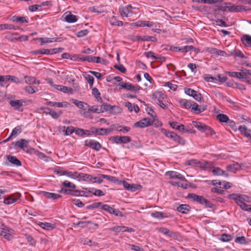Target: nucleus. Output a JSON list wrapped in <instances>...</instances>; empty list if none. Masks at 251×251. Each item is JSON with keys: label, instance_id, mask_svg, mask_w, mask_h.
<instances>
[{"label": "nucleus", "instance_id": "1", "mask_svg": "<svg viewBox=\"0 0 251 251\" xmlns=\"http://www.w3.org/2000/svg\"><path fill=\"white\" fill-rule=\"evenodd\" d=\"M228 198L235 201L236 203L239 206L245 202H250L251 201V199L248 196L239 194L233 193L229 194Z\"/></svg>", "mask_w": 251, "mask_h": 251}, {"label": "nucleus", "instance_id": "2", "mask_svg": "<svg viewBox=\"0 0 251 251\" xmlns=\"http://www.w3.org/2000/svg\"><path fill=\"white\" fill-rule=\"evenodd\" d=\"M188 198L191 199L193 201L199 202L201 204L205 205L207 207L212 208L213 204L201 196L197 195L196 194H189Z\"/></svg>", "mask_w": 251, "mask_h": 251}, {"label": "nucleus", "instance_id": "3", "mask_svg": "<svg viewBox=\"0 0 251 251\" xmlns=\"http://www.w3.org/2000/svg\"><path fill=\"white\" fill-rule=\"evenodd\" d=\"M101 106H102L103 112L109 111L113 114H116L122 112V109L120 107L116 105L112 106L106 103H103Z\"/></svg>", "mask_w": 251, "mask_h": 251}, {"label": "nucleus", "instance_id": "4", "mask_svg": "<svg viewBox=\"0 0 251 251\" xmlns=\"http://www.w3.org/2000/svg\"><path fill=\"white\" fill-rule=\"evenodd\" d=\"M153 121L149 118H145L141 120L136 122L133 127L144 128L151 125Z\"/></svg>", "mask_w": 251, "mask_h": 251}, {"label": "nucleus", "instance_id": "5", "mask_svg": "<svg viewBox=\"0 0 251 251\" xmlns=\"http://www.w3.org/2000/svg\"><path fill=\"white\" fill-rule=\"evenodd\" d=\"M101 208L109 213L113 214L116 216H123L122 213L119 209H115L109 205L102 204Z\"/></svg>", "mask_w": 251, "mask_h": 251}, {"label": "nucleus", "instance_id": "6", "mask_svg": "<svg viewBox=\"0 0 251 251\" xmlns=\"http://www.w3.org/2000/svg\"><path fill=\"white\" fill-rule=\"evenodd\" d=\"M25 102V100H10L9 104L15 110H18L19 111H23V108L22 107L24 105V103Z\"/></svg>", "mask_w": 251, "mask_h": 251}, {"label": "nucleus", "instance_id": "7", "mask_svg": "<svg viewBox=\"0 0 251 251\" xmlns=\"http://www.w3.org/2000/svg\"><path fill=\"white\" fill-rule=\"evenodd\" d=\"M208 163L207 161L201 162L197 159H191L187 160L185 162L186 165H190L192 166L199 167L201 168L206 167Z\"/></svg>", "mask_w": 251, "mask_h": 251}, {"label": "nucleus", "instance_id": "8", "mask_svg": "<svg viewBox=\"0 0 251 251\" xmlns=\"http://www.w3.org/2000/svg\"><path fill=\"white\" fill-rule=\"evenodd\" d=\"M185 93L189 96L192 97L197 101H201V95L193 89L190 88L185 89Z\"/></svg>", "mask_w": 251, "mask_h": 251}, {"label": "nucleus", "instance_id": "9", "mask_svg": "<svg viewBox=\"0 0 251 251\" xmlns=\"http://www.w3.org/2000/svg\"><path fill=\"white\" fill-rule=\"evenodd\" d=\"M113 128H97L95 127L92 128V133L99 135H107V134L113 131Z\"/></svg>", "mask_w": 251, "mask_h": 251}, {"label": "nucleus", "instance_id": "10", "mask_svg": "<svg viewBox=\"0 0 251 251\" xmlns=\"http://www.w3.org/2000/svg\"><path fill=\"white\" fill-rule=\"evenodd\" d=\"M85 145L97 151H99L101 148L99 142L93 140L86 141Z\"/></svg>", "mask_w": 251, "mask_h": 251}, {"label": "nucleus", "instance_id": "11", "mask_svg": "<svg viewBox=\"0 0 251 251\" xmlns=\"http://www.w3.org/2000/svg\"><path fill=\"white\" fill-rule=\"evenodd\" d=\"M165 175L168 176L171 179H178L181 180H185L183 176L175 171H168L166 173Z\"/></svg>", "mask_w": 251, "mask_h": 251}, {"label": "nucleus", "instance_id": "12", "mask_svg": "<svg viewBox=\"0 0 251 251\" xmlns=\"http://www.w3.org/2000/svg\"><path fill=\"white\" fill-rule=\"evenodd\" d=\"M21 197V194L19 193L15 194L14 195H11L8 198L5 199L4 200V203L6 204H11L14 202H15L17 200H18Z\"/></svg>", "mask_w": 251, "mask_h": 251}, {"label": "nucleus", "instance_id": "13", "mask_svg": "<svg viewBox=\"0 0 251 251\" xmlns=\"http://www.w3.org/2000/svg\"><path fill=\"white\" fill-rule=\"evenodd\" d=\"M113 141L116 143H127L130 141L131 138L129 136H114L113 137Z\"/></svg>", "mask_w": 251, "mask_h": 251}, {"label": "nucleus", "instance_id": "14", "mask_svg": "<svg viewBox=\"0 0 251 251\" xmlns=\"http://www.w3.org/2000/svg\"><path fill=\"white\" fill-rule=\"evenodd\" d=\"M121 87L123 88L126 89L127 90H131L133 91H137L138 90H139L140 89V87L138 86H135L133 85L132 84L127 83V82H122V83L119 84Z\"/></svg>", "mask_w": 251, "mask_h": 251}, {"label": "nucleus", "instance_id": "15", "mask_svg": "<svg viewBox=\"0 0 251 251\" xmlns=\"http://www.w3.org/2000/svg\"><path fill=\"white\" fill-rule=\"evenodd\" d=\"M249 8H247V7H245L242 5H232L229 6L228 7V11L231 12H238L243 11H246Z\"/></svg>", "mask_w": 251, "mask_h": 251}, {"label": "nucleus", "instance_id": "16", "mask_svg": "<svg viewBox=\"0 0 251 251\" xmlns=\"http://www.w3.org/2000/svg\"><path fill=\"white\" fill-rule=\"evenodd\" d=\"M65 21L68 23H75L78 20L77 17L75 15L72 14L71 12H67L65 13Z\"/></svg>", "mask_w": 251, "mask_h": 251}, {"label": "nucleus", "instance_id": "17", "mask_svg": "<svg viewBox=\"0 0 251 251\" xmlns=\"http://www.w3.org/2000/svg\"><path fill=\"white\" fill-rule=\"evenodd\" d=\"M241 72H227L226 74L231 77H236L239 79H244L245 77L244 69L241 70Z\"/></svg>", "mask_w": 251, "mask_h": 251}, {"label": "nucleus", "instance_id": "18", "mask_svg": "<svg viewBox=\"0 0 251 251\" xmlns=\"http://www.w3.org/2000/svg\"><path fill=\"white\" fill-rule=\"evenodd\" d=\"M176 209L179 212L187 214L190 211L191 207L188 204H182L177 206Z\"/></svg>", "mask_w": 251, "mask_h": 251}, {"label": "nucleus", "instance_id": "19", "mask_svg": "<svg viewBox=\"0 0 251 251\" xmlns=\"http://www.w3.org/2000/svg\"><path fill=\"white\" fill-rule=\"evenodd\" d=\"M7 159L8 161L13 165L17 167L21 166L22 165L21 161L15 156L9 155L7 156Z\"/></svg>", "mask_w": 251, "mask_h": 251}, {"label": "nucleus", "instance_id": "20", "mask_svg": "<svg viewBox=\"0 0 251 251\" xmlns=\"http://www.w3.org/2000/svg\"><path fill=\"white\" fill-rule=\"evenodd\" d=\"M24 78L25 79V82L26 83L28 84H39L40 82L39 80H37L35 77L34 76H28L27 75H23Z\"/></svg>", "mask_w": 251, "mask_h": 251}, {"label": "nucleus", "instance_id": "21", "mask_svg": "<svg viewBox=\"0 0 251 251\" xmlns=\"http://www.w3.org/2000/svg\"><path fill=\"white\" fill-rule=\"evenodd\" d=\"M43 194L44 197L53 200L58 199L61 197V195L53 193L43 192Z\"/></svg>", "mask_w": 251, "mask_h": 251}, {"label": "nucleus", "instance_id": "22", "mask_svg": "<svg viewBox=\"0 0 251 251\" xmlns=\"http://www.w3.org/2000/svg\"><path fill=\"white\" fill-rule=\"evenodd\" d=\"M167 98V96L162 92H156L152 95V99L155 101L165 99Z\"/></svg>", "mask_w": 251, "mask_h": 251}, {"label": "nucleus", "instance_id": "23", "mask_svg": "<svg viewBox=\"0 0 251 251\" xmlns=\"http://www.w3.org/2000/svg\"><path fill=\"white\" fill-rule=\"evenodd\" d=\"M28 142L29 141L22 139L15 143H13V144H15V146H18L21 149H24L27 147Z\"/></svg>", "mask_w": 251, "mask_h": 251}, {"label": "nucleus", "instance_id": "24", "mask_svg": "<svg viewBox=\"0 0 251 251\" xmlns=\"http://www.w3.org/2000/svg\"><path fill=\"white\" fill-rule=\"evenodd\" d=\"M145 54L148 58H151L154 60L159 59L160 60H161L162 61H164L165 60V58L164 57L156 56L155 55L154 52H152V51L146 52H145Z\"/></svg>", "mask_w": 251, "mask_h": 251}, {"label": "nucleus", "instance_id": "25", "mask_svg": "<svg viewBox=\"0 0 251 251\" xmlns=\"http://www.w3.org/2000/svg\"><path fill=\"white\" fill-rule=\"evenodd\" d=\"M88 107L89 110L93 113H100L103 112L102 106H101V105H93Z\"/></svg>", "mask_w": 251, "mask_h": 251}, {"label": "nucleus", "instance_id": "26", "mask_svg": "<svg viewBox=\"0 0 251 251\" xmlns=\"http://www.w3.org/2000/svg\"><path fill=\"white\" fill-rule=\"evenodd\" d=\"M60 193H64L65 194L67 195H71L74 196H77L78 194V190H73L70 189H67L64 188H62L59 191Z\"/></svg>", "mask_w": 251, "mask_h": 251}, {"label": "nucleus", "instance_id": "27", "mask_svg": "<svg viewBox=\"0 0 251 251\" xmlns=\"http://www.w3.org/2000/svg\"><path fill=\"white\" fill-rule=\"evenodd\" d=\"M241 168V165L238 163H234L231 165H228L226 169L228 171L235 172L236 171L240 170Z\"/></svg>", "mask_w": 251, "mask_h": 251}, {"label": "nucleus", "instance_id": "28", "mask_svg": "<svg viewBox=\"0 0 251 251\" xmlns=\"http://www.w3.org/2000/svg\"><path fill=\"white\" fill-rule=\"evenodd\" d=\"M39 226L44 229L46 230H51L54 228V225L50 223H42L40 222L38 224Z\"/></svg>", "mask_w": 251, "mask_h": 251}, {"label": "nucleus", "instance_id": "29", "mask_svg": "<svg viewBox=\"0 0 251 251\" xmlns=\"http://www.w3.org/2000/svg\"><path fill=\"white\" fill-rule=\"evenodd\" d=\"M191 108L192 110H193L196 114H199L204 110V108L201 107V106L199 105L197 103H193L192 104V106Z\"/></svg>", "mask_w": 251, "mask_h": 251}, {"label": "nucleus", "instance_id": "30", "mask_svg": "<svg viewBox=\"0 0 251 251\" xmlns=\"http://www.w3.org/2000/svg\"><path fill=\"white\" fill-rule=\"evenodd\" d=\"M73 103L79 108L83 109V110H86L85 106H86L87 107H89V105L87 103L81 101H79L77 100H74Z\"/></svg>", "mask_w": 251, "mask_h": 251}, {"label": "nucleus", "instance_id": "31", "mask_svg": "<svg viewBox=\"0 0 251 251\" xmlns=\"http://www.w3.org/2000/svg\"><path fill=\"white\" fill-rule=\"evenodd\" d=\"M63 129V131L65 130L64 135L65 136H68L73 133L75 132V128L72 126L66 127L65 126H63L62 127Z\"/></svg>", "mask_w": 251, "mask_h": 251}, {"label": "nucleus", "instance_id": "32", "mask_svg": "<svg viewBox=\"0 0 251 251\" xmlns=\"http://www.w3.org/2000/svg\"><path fill=\"white\" fill-rule=\"evenodd\" d=\"M7 29L16 30L18 29V27H15L13 25L9 24L0 25V30H2Z\"/></svg>", "mask_w": 251, "mask_h": 251}, {"label": "nucleus", "instance_id": "33", "mask_svg": "<svg viewBox=\"0 0 251 251\" xmlns=\"http://www.w3.org/2000/svg\"><path fill=\"white\" fill-rule=\"evenodd\" d=\"M120 12L126 17L130 16L132 14V12L129 10L128 7H122L120 9Z\"/></svg>", "mask_w": 251, "mask_h": 251}, {"label": "nucleus", "instance_id": "34", "mask_svg": "<svg viewBox=\"0 0 251 251\" xmlns=\"http://www.w3.org/2000/svg\"><path fill=\"white\" fill-rule=\"evenodd\" d=\"M238 130L240 132L247 137L250 138L251 137V134L248 132V130L251 131L250 130H248L245 126H240L238 127Z\"/></svg>", "mask_w": 251, "mask_h": 251}, {"label": "nucleus", "instance_id": "35", "mask_svg": "<svg viewBox=\"0 0 251 251\" xmlns=\"http://www.w3.org/2000/svg\"><path fill=\"white\" fill-rule=\"evenodd\" d=\"M20 132L21 128L19 126L16 127L13 129L10 136L6 140L4 141V142H6V141H9L10 139L12 138V137H16Z\"/></svg>", "mask_w": 251, "mask_h": 251}, {"label": "nucleus", "instance_id": "36", "mask_svg": "<svg viewBox=\"0 0 251 251\" xmlns=\"http://www.w3.org/2000/svg\"><path fill=\"white\" fill-rule=\"evenodd\" d=\"M109 22L112 25L121 26L123 25V22L122 21H118L114 16L110 18Z\"/></svg>", "mask_w": 251, "mask_h": 251}, {"label": "nucleus", "instance_id": "37", "mask_svg": "<svg viewBox=\"0 0 251 251\" xmlns=\"http://www.w3.org/2000/svg\"><path fill=\"white\" fill-rule=\"evenodd\" d=\"M82 242L84 245H89L91 247H98V243L95 242H94L88 238H85L83 240H82Z\"/></svg>", "mask_w": 251, "mask_h": 251}, {"label": "nucleus", "instance_id": "38", "mask_svg": "<svg viewBox=\"0 0 251 251\" xmlns=\"http://www.w3.org/2000/svg\"><path fill=\"white\" fill-rule=\"evenodd\" d=\"M50 51L48 49H43L36 50H33L30 52V53L33 55H36L37 54H49Z\"/></svg>", "mask_w": 251, "mask_h": 251}, {"label": "nucleus", "instance_id": "39", "mask_svg": "<svg viewBox=\"0 0 251 251\" xmlns=\"http://www.w3.org/2000/svg\"><path fill=\"white\" fill-rule=\"evenodd\" d=\"M217 119L220 122L227 123L229 121L228 116L225 114H219L217 115Z\"/></svg>", "mask_w": 251, "mask_h": 251}, {"label": "nucleus", "instance_id": "40", "mask_svg": "<svg viewBox=\"0 0 251 251\" xmlns=\"http://www.w3.org/2000/svg\"><path fill=\"white\" fill-rule=\"evenodd\" d=\"M192 125H193V126H194L195 127L198 129L200 131H201L202 132L204 129V126H206V125L202 124L201 123L198 122H196V121L192 122Z\"/></svg>", "mask_w": 251, "mask_h": 251}, {"label": "nucleus", "instance_id": "41", "mask_svg": "<svg viewBox=\"0 0 251 251\" xmlns=\"http://www.w3.org/2000/svg\"><path fill=\"white\" fill-rule=\"evenodd\" d=\"M242 41L246 46L251 45V36L245 35L242 38Z\"/></svg>", "mask_w": 251, "mask_h": 251}, {"label": "nucleus", "instance_id": "42", "mask_svg": "<svg viewBox=\"0 0 251 251\" xmlns=\"http://www.w3.org/2000/svg\"><path fill=\"white\" fill-rule=\"evenodd\" d=\"M202 132H205L206 135H213L216 134L215 131L210 126H205Z\"/></svg>", "mask_w": 251, "mask_h": 251}, {"label": "nucleus", "instance_id": "43", "mask_svg": "<svg viewBox=\"0 0 251 251\" xmlns=\"http://www.w3.org/2000/svg\"><path fill=\"white\" fill-rule=\"evenodd\" d=\"M0 235L9 241L12 240L13 238L10 232H6L3 230H0Z\"/></svg>", "mask_w": 251, "mask_h": 251}, {"label": "nucleus", "instance_id": "44", "mask_svg": "<svg viewBox=\"0 0 251 251\" xmlns=\"http://www.w3.org/2000/svg\"><path fill=\"white\" fill-rule=\"evenodd\" d=\"M180 104L183 106L185 108L188 109L192 106L190 101L185 99H181L179 100Z\"/></svg>", "mask_w": 251, "mask_h": 251}, {"label": "nucleus", "instance_id": "45", "mask_svg": "<svg viewBox=\"0 0 251 251\" xmlns=\"http://www.w3.org/2000/svg\"><path fill=\"white\" fill-rule=\"evenodd\" d=\"M234 241L236 243H239L242 245H246L248 243V242L247 241L246 238L244 236L237 237L235 239Z\"/></svg>", "mask_w": 251, "mask_h": 251}, {"label": "nucleus", "instance_id": "46", "mask_svg": "<svg viewBox=\"0 0 251 251\" xmlns=\"http://www.w3.org/2000/svg\"><path fill=\"white\" fill-rule=\"evenodd\" d=\"M92 94L99 101L100 100V102H102V99L100 97V94L99 90L97 88H94L92 89Z\"/></svg>", "mask_w": 251, "mask_h": 251}, {"label": "nucleus", "instance_id": "47", "mask_svg": "<svg viewBox=\"0 0 251 251\" xmlns=\"http://www.w3.org/2000/svg\"><path fill=\"white\" fill-rule=\"evenodd\" d=\"M92 176L88 174L81 173L80 180L87 181L89 182L92 181Z\"/></svg>", "mask_w": 251, "mask_h": 251}, {"label": "nucleus", "instance_id": "48", "mask_svg": "<svg viewBox=\"0 0 251 251\" xmlns=\"http://www.w3.org/2000/svg\"><path fill=\"white\" fill-rule=\"evenodd\" d=\"M100 177L102 178L106 179L109 181L113 182L114 183L118 181V180L115 177L106 175H100Z\"/></svg>", "mask_w": 251, "mask_h": 251}, {"label": "nucleus", "instance_id": "49", "mask_svg": "<svg viewBox=\"0 0 251 251\" xmlns=\"http://www.w3.org/2000/svg\"><path fill=\"white\" fill-rule=\"evenodd\" d=\"M173 140L181 145L183 146L185 144V140L177 135L176 134L175 137H174Z\"/></svg>", "mask_w": 251, "mask_h": 251}, {"label": "nucleus", "instance_id": "50", "mask_svg": "<svg viewBox=\"0 0 251 251\" xmlns=\"http://www.w3.org/2000/svg\"><path fill=\"white\" fill-rule=\"evenodd\" d=\"M167 236L169 237H171L176 240H178L179 238V235L177 232H173L169 229L168 233L166 234Z\"/></svg>", "mask_w": 251, "mask_h": 251}, {"label": "nucleus", "instance_id": "51", "mask_svg": "<svg viewBox=\"0 0 251 251\" xmlns=\"http://www.w3.org/2000/svg\"><path fill=\"white\" fill-rule=\"evenodd\" d=\"M126 226H116L112 227L111 230L112 231L118 233L120 232H125Z\"/></svg>", "mask_w": 251, "mask_h": 251}, {"label": "nucleus", "instance_id": "52", "mask_svg": "<svg viewBox=\"0 0 251 251\" xmlns=\"http://www.w3.org/2000/svg\"><path fill=\"white\" fill-rule=\"evenodd\" d=\"M151 217L153 218L163 219L165 217L164 214L161 212L155 211L151 213Z\"/></svg>", "mask_w": 251, "mask_h": 251}, {"label": "nucleus", "instance_id": "53", "mask_svg": "<svg viewBox=\"0 0 251 251\" xmlns=\"http://www.w3.org/2000/svg\"><path fill=\"white\" fill-rule=\"evenodd\" d=\"M60 91L63 92L65 93H70L73 94L74 92V90L70 88L65 86H62L61 87Z\"/></svg>", "mask_w": 251, "mask_h": 251}, {"label": "nucleus", "instance_id": "54", "mask_svg": "<svg viewBox=\"0 0 251 251\" xmlns=\"http://www.w3.org/2000/svg\"><path fill=\"white\" fill-rule=\"evenodd\" d=\"M13 21L20 22L21 23H27V21L24 17H13Z\"/></svg>", "mask_w": 251, "mask_h": 251}, {"label": "nucleus", "instance_id": "55", "mask_svg": "<svg viewBox=\"0 0 251 251\" xmlns=\"http://www.w3.org/2000/svg\"><path fill=\"white\" fill-rule=\"evenodd\" d=\"M46 104L47 105H50L52 106H57L58 107H63L64 106L62 104V102H52V101H47L46 103Z\"/></svg>", "mask_w": 251, "mask_h": 251}, {"label": "nucleus", "instance_id": "56", "mask_svg": "<svg viewBox=\"0 0 251 251\" xmlns=\"http://www.w3.org/2000/svg\"><path fill=\"white\" fill-rule=\"evenodd\" d=\"M232 236L229 234H223L222 235L221 240L223 242H228L232 240Z\"/></svg>", "mask_w": 251, "mask_h": 251}, {"label": "nucleus", "instance_id": "57", "mask_svg": "<svg viewBox=\"0 0 251 251\" xmlns=\"http://www.w3.org/2000/svg\"><path fill=\"white\" fill-rule=\"evenodd\" d=\"M212 172L214 175L222 176L225 174V172L219 168L214 169Z\"/></svg>", "mask_w": 251, "mask_h": 251}, {"label": "nucleus", "instance_id": "58", "mask_svg": "<svg viewBox=\"0 0 251 251\" xmlns=\"http://www.w3.org/2000/svg\"><path fill=\"white\" fill-rule=\"evenodd\" d=\"M62 112L61 111H59L58 112H56L53 110L52 109L50 111V115L54 119H57L59 116L62 114Z\"/></svg>", "mask_w": 251, "mask_h": 251}, {"label": "nucleus", "instance_id": "59", "mask_svg": "<svg viewBox=\"0 0 251 251\" xmlns=\"http://www.w3.org/2000/svg\"><path fill=\"white\" fill-rule=\"evenodd\" d=\"M63 50V49L62 48L48 49V50L50 51L49 54H53L57 53H59L62 52Z\"/></svg>", "mask_w": 251, "mask_h": 251}, {"label": "nucleus", "instance_id": "60", "mask_svg": "<svg viewBox=\"0 0 251 251\" xmlns=\"http://www.w3.org/2000/svg\"><path fill=\"white\" fill-rule=\"evenodd\" d=\"M89 33L88 29H83L78 31L76 35L77 37L80 38L86 35Z\"/></svg>", "mask_w": 251, "mask_h": 251}, {"label": "nucleus", "instance_id": "61", "mask_svg": "<svg viewBox=\"0 0 251 251\" xmlns=\"http://www.w3.org/2000/svg\"><path fill=\"white\" fill-rule=\"evenodd\" d=\"M85 78L87 80L88 83L89 84L90 87L92 88L94 83V77L89 75H87L85 76Z\"/></svg>", "mask_w": 251, "mask_h": 251}, {"label": "nucleus", "instance_id": "62", "mask_svg": "<svg viewBox=\"0 0 251 251\" xmlns=\"http://www.w3.org/2000/svg\"><path fill=\"white\" fill-rule=\"evenodd\" d=\"M101 205H102V202H94L91 205H87L86 206V208L87 209H94V208H98L99 206H100Z\"/></svg>", "mask_w": 251, "mask_h": 251}, {"label": "nucleus", "instance_id": "63", "mask_svg": "<svg viewBox=\"0 0 251 251\" xmlns=\"http://www.w3.org/2000/svg\"><path fill=\"white\" fill-rule=\"evenodd\" d=\"M72 201L75 205L78 207H82L84 205V204L78 199H73Z\"/></svg>", "mask_w": 251, "mask_h": 251}, {"label": "nucleus", "instance_id": "64", "mask_svg": "<svg viewBox=\"0 0 251 251\" xmlns=\"http://www.w3.org/2000/svg\"><path fill=\"white\" fill-rule=\"evenodd\" d=\"M128 246L131 250L135 251H144V249L138 246L129 244Z\"/></svg>", "mask_w": 251, "mask_h": 251}]
</instances>
